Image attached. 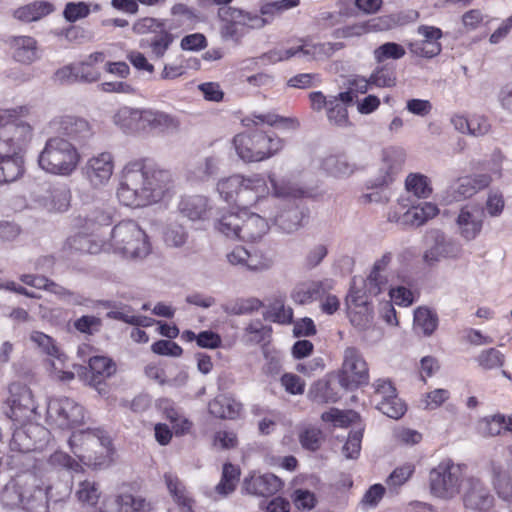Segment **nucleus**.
<instances>
[{
	"instance_id": "obj_55",
	"label": "nucleus",
	"mask_w": 512,
	"mask_h": 512,
	"mask_svg": "<svg viewBox=\"0 0 512 512\" xmlns=\"http://www.w3.org/2000/svg\"><path fill=\"white\" fill-rule=\"evenodd\" d=\"M265 318L279 324H290L293 319V310L286 307L282 301H275L267 310Z\"/></svg>"
},
{
	"instance_id": "obj_20",
	"label": "nucleus",
	"mask_w": 512,
	"mask_h": 512,
	"mask_svg": "<svg viewBox=\"0 0 512 512\" xmlns=\"http://www.w3.org/2000/svg\"><path fill=\"white\" fill-rule=\"evenodd\" d=\"M300 42L301 43L296 46L280 48L283 61L289 60L292 57H298L305 60L320 59L332 55L337 49V44L330 42L312 43L304 40H300Z\"/></svg>"
},
{
	"instance_id": "obj_12",
	"label": "nucleus",
	"mask_w": 512,
	"mask_h": 512,
	"mask_svg": "<svg viewBox=\"0 0 512 512\" xmlns=\"http://www.w3.org/2000/svg\"><path fill=\"white\" fill-rule=\"evenodd\" d=\"M246 179V193L252 192L256 198L268 195L272 190L275 198H293L300 197L303 191L291 184H278L272 175L268 179L270 186L267 184L266 178L261 174H252L245 177Z\"/></svg>"
},
{
	"instance_id": "obj_31",
	"label": "nucleus",
	"mask_w": 512,
	"mask_h": 512,
	"mask_svg": "<svg viewBox=\"0 0 512 512\" xmlns=\"http://www.w3.org/2000/svg\"><path fill=\"white\" fill-rule=\"evenodd\" d=\"M16 61L24 64L34 62L37 56V41L30 36H14L10 39Z\"/></svg>"
},
{
	"instance_id": "obj_30",
	"label": "nucleus",
	"mask_w": 512,
	"mask_h": 512,
	"mask_svg": "<svg viewBox=\"0 0 512 512\" xmlns=\"http://www.w3.org/2000/svg\"><path fill=\"white\" fill-rule=\"evenodd\" d=\"M0 143V184L16 181L24 171L21 156L10 155Z\"/></svg>"
},
{
	"instance_id": "obj_4",
	"label": "nucleus",
	"mask_w": 512,
	"mask_h": 512,
	"mask_svg": "<svg viewBox=\"0 0 512 512\" xmlns=\"http://www.w3.org/2000/svg\"><path fill=\"white\" fill-rule=\"evenodd\" d=\"M114 251L128 259H143L151 252L146 233L132 220L122 221L111 232Z\"/></svg>"
},
{
	"instance_id": "obj_13",
	"label": "nucleus",
	"mask_w": 512,
	"mask_h": 512,
	"mask_svg": "<svg viewBox=\"0 0 512 512\" xmlns=\"http://www.w3.org/2000/svg\"><path fill=\"white\" fill-rule=\"evenodd\" d=\"M374 397L377 401L376 408L392 419L401 418L406 406L397 396L396 389L388 379H378L374 382Z\"/></svg>"
},
{
	"instance_id": "obj_21",
	"label": "nucleus",
	"mask_w": 512,
	"mask_h": 512,
	"mask_svg": "<svg viewBox=\"0 0 512 512\" xmlns=\"http://www.w3.org/2000/svg\"><path fill=\"white\" fill-rule=\"evenodd\" d=\"M334 287L332 279L308 280L295 285L291 292V299L300 305H307L322 298Z\"/></svg>"
},
{
	"instance_id": "obj_18",
	"label": "nucleus",
	"mask_w": 512,
	"mask_h": 512,
	"mask_svg": "<svg viewBox=\"0 0 512 512\" xmlns=\"http://www.w3.org/2000/svg\"><path fill=\"white\" fill-rule=\"evenodd\" d=\"M463 503L468 509L486 512L493 506L494 497L479 478L469 477L466 480Z\"/></svg>"
},
{
	"instance_id": "obj_10",
	"label": "nucleus",
	"mask_w": 512,
	"mask_h": 512,
	"mask_svg": "<svg viewBox=\"0 0 512 512\" xmlns=\"http://www.w3.org/2000/svg\"><path fill=\"white\" fill-rule=\"evenodd\" d=\"M339 382L346 389H352L369 382L368 365L360 351L354 347H347L344 350Z\"/></svg>"
},
{
	"instance_id": "obj_19",
	"label": "nucleus",
	"mask_w": 512,
	"mask_h": 512,
	"mask_svg": "<svg viewBox=\"0 0 512 512\" xmlns=\"http://www.w3.org/2000/svg\"><path fill=\"white\" fill-rule=\"evenodd\" d=\"M113 157L108 152L91 157L82 168L84 177L93 187L105 185L113 173Z\"/></svg>"
},
{
	"instance_id": "obj_41",
	"label": "nucleus",
	"mask_w": 512,
	"mask_h": 512,
	"mask_svg": "<svg viewBox=\"0 0 512 512\" xmlns=\"http://www.w3.org/2000/svg\"><path fill=\"white\" fill-rule=\"evenodd\" d=\"M268 124L270 126L278 125L284 129L296 130L299 127V122L295 118H284L275 114H261L254 115L253 118H245L242 120V124L246 127L259 124Z\"/></svg>"
},
{
	"instance_id": "obj_43",
	"label": "nucleus",
	"mask_w": 512,
	"mask_h": 512,
	"mask_svg": "<svg viewBox=\"0 0 512 512\" xmlns=\"http://www.w3.org/2000/svg\"><path fill=\"white\" fill-rule=\"evenodd\" d=\"M349 103H343L341 99H338V95L329 96L327 118L330 124L337 127H347L349 125L348 111L346 105Z\"/></svg>"
},
{
	"instance_id": "obj_2",
	"label": "nucleus",
	"mask_w": 512,
	"mask_h": 512,
	"mask_svg": "<svg viewBox=\"0 0 512 512\" xmlns=\"http://www.w3.org/2000/svg\"><path fill=\"white\" fill-rule=\"evenodd\" d=\"M113 122L128 134L172 131L178 129L180 125L175 116L164 111L129 106L119 108L113 116Z\"/></svg>"
},
{
	"instance_id": "obj_52",
	"label": "nucleus",
	"mask_w": 512,
	"mask_h": 512,
	"mask_svg": "<svg viewBox=\"0 0 512 512\" xmlns=\"http://www.w3.org/2000/svg\"><path fill=\"white\" fill-rule=\"evenodd\" d=\"M164 242L170 247H182L188 239V232L182 224L171 222L163 233Z\"/></svg>"
},
{
	"instance_id": "obj_54",
	"label": "nucleus",
	"mask_w": 512,
	"mask_h": 512,
	"mask_svg": "<svg viewBox=\"0 0 512 512\" xmlns=\"http://www.w3.org/2000/svg\"><path fill=\"white\" fill-rule=\"evenodd\" d=\"M21 280L27 285L33 286L37 289L48 290L54 294H71L69 290L49 280L45 276L29 274L22 276Z\"/></svg>"
},
{
	"instance_id": "obj_56",
	"label": "nucleus",
	"mask_w": 512,
	"mask_h": 512,
	"mask_svg": "<svg viewBox=\"0 0 512 512\" xmlns=\"http://www.w3.org/2000/svg\"><path fill=\"white\" fill-rule=\"evenodd\" d=\"M298 438L303 448L316 451L321 446L322 432L316 427L308 426L300 431Z\"/></svg>"
},
{
	"instance_id": "obj_48",
	"label": "nucleus",
	"mask_w": 512,
	"mask_h": 512,
	"mask_svg": "<svg viewBox=\"0 0 512 512\" xmlns=\"http://www.w3.org/2000/svg\"><path fill=\"white\" fill-rule=\"evenodd\" d=\"M347 314L351 324L358 330H366L372 326L374 318L372 306H352L351 309H347Z\"/></svg>"
},
{
	"instance_id": "obj_60",
	"label": "nucleus",
	"mask_w": 512,
	"mask_h": 512,
	"mask_svg": "<svg viewBox=\"0 0 512 512\" xmlns=\"http://www.w3.org/2000/svg\"><path fill=\"white\" fill-rule=\"evenodd\" d=\"M226 258L233 265H241L250 270L257 269L255 259L250 255L249 251L243 246L235 247L230 253L226 254Z\"/></svg>"
},
{
	"instance_id": "obj_9",
	"label": "nucleus",
	"mask_w": 512,
	"mask_h": 512,
	"mask_svg": "<svg viewBox=\"0 0 512 512\" xmlns=\"http://www.w3.org/2000/svg\"><path fill=\"white\" fill-rule=\"evenodd\" d=\"M110 445L109 437L103 434V431L96 430H82L74 432L69 438V446L73 453L81 460H87L93 462L95 465L99 462L97 457H93L94 454H103L108 452V446Z\"/></svg>"
},
{
	"instance_id": "obj_36",
	"label": "nucleus",
	"mask_w": 512,
	"mask_h": 512,
	"mask_svg": "<svg viewBox=\"0 0 512 512\" xmlns=\"http://www.w3.org/2000/svg\"><path fill=\"white\" fill-rule=\"evenodd\" d=\"M437 314L427 307H418L414 311L413 327L416 333L431 336L438 327Z\"/></svg>"
},
{
	"instance_id": "obj_40",
	"label": "nucleus",
	"mask_w": 512,
	"mask_h": 512,
	"mask_svg": "<svg viewBox=\"0 0 512 512\" xmlns=\"http://www.w3.org/2000/svg\"><path fill=\"white\" fill-rule=\"evenodd\" d=\"M493 485L500 499L512 504V480L509 474L500 465L492 466Z\"/></svg>"
},
{
	"instance_id": "obj_1",
	"label": "nucleus",
	"mask_w": 512,
	"mask_h": 512,
	"mask_svg": "<svg viewBox=\"0 0 512 512\" xmlns=\"http://www.w3.org/2000/svg\"><path fill=\"white\" fill-rule=\"evenodd\" d=\"M169 170L147 160H135L125 165L117 191L126 206L141 207L160 201L171 188Z\"/></svg>"
},
{
	"instance_id": "obj_46",
	"label": "nucleus",
	"mask_w": 512,
	"mask_h": 512,
	"mask_svg": "<svg viewBox=\"0 0 512 512\" xmlns=\"http://www.w3.org/2000/svg\"><path fill=\"white\" fill-rule=\"evenodd\" d=\"M308 398L317 404L334 403L338 396L333 391L329 382L319 380L315 382L309 389Z\"/></svg>"
},
{
	"instance_id": "obj_49",
	"label": "nucleus",
	"mask_w": 512,
	"mask_h": 512,
	"mask_svg": "<svg viewBox=\"0 0 512 512\" xmlns=\"http://www.w3.org/2000/svg\"><path fill=\"white\" fill-rule=\"evenodd\" d=\"M246 194V179L244 176L236 174L226 178V202L233 199L239 206H244L246 201L242 195Z\"/></svg>"
},
{
	"instance_id": "obj_23",
	"label": "nucleus",
	"mask_w": 512,
	"mask_h": 512,
	"mask_svg": "<svg viewBox=\"0 0 512 512\" xmlns=\"http://www.w3.org/2000/svg\"><path fill=\"white\" fill-rule=\"evenodd\" d=\"M392 260L390 252L385 253L378 259L366 279H364L365 287L370 295H378L382 291L391 288L389 265Z\"/></svg>"
},
{
	"instance_id": "obj_37",
	"label": "nucleus",
	"mask_w": 512,
	"mask_h": 512,
	"mask_svg": "<svg viewBox=\"0 0 512 512\" xmlns=\"http://www.w3.org/2000/svg\"><path fill=\"white\" fill-rule=\"evenodd\" d=\"M303 217V212L298 206L292 204L287 209L276 214L273 220L282 231L291 233L301 226Z\"/></svg>"
},
{
	"instance_id": "obj_14",
	"label": "nucleus",
	"mask_w": 512,
	"mask_h": 512,
	"mask_svg": "<svg viewBox=\"0 0 512 512\" xmlns=\"http://www.w3.org/2000/svg\"><path fill=\"white\" fill-rule=\"evenodd\" d=\"M432 244L425 250L423 260L428 265H434L444 259H457L462 253V246L456 240L447 237L439 230L430 234Z\"/></svg>"
},
{
	"instance_id": "obj_29",
	"label": "nucleus",
	"mask_w": 512,
	"mask_h": 512,
	"mask_svg": "<svg viewBox=\"0 0 512 512\" xmlns=\"http://www.w3.org/2000/svg\"><path fill=\"white\" fill-rule=\"evenodd\" d=\"M89 370L91 374L89 384L102 393L104 389L101 385L115 372V364L107 357L94 356L89 359Z\"/></svg>"
},
{
	"instance_id": "obj_3",
	"label": "nucleus",
	"mask_w": 512,
	"mask_h": 512,
	"mask_svg": "<svg viewBox=\"0 0 512 512\" xmlns=\"http://www.w3.org/2000/svg\"><path fill=\"white\" fill-rule=\"evenodd\" d=\"M81 156L70 141L60 136L49 138L38 156V164L44 171L61 176L71 175Z\"/></svg>"
},
{
	"instance_id": "obj_61",
	"label": "nucleus",
	"mask_w": 512,
	"mask_h": 512,
	"mask_svg": "<svg viewBox=\"0 0 512 512\" xmlns=\"http://www.w3.org/2000/svg\"><path fill=\"white\" fill-rule=\"evenodd\" d=\"M477 362L484 369H495L503 365L504 356L499 350L495 348H489L483 350L478 355Z\"/></svg>"
},
{
	"instance_id": "obj_15",
	"label": "nucleus",
	"mask_w": 512,
	"mask_h": 512,
	"mask_svg": "<svg viewBox=\"0 0 512 512\" xmlns=\"http://www.w3.org/2000/svg\"><path fill=\"white\" fill-rule=\"evenodd\" d=\"M485 217V209L480 204L464 205L456 218L459 235L465 241L475 240L482 232Z\"/></svg>"
},
{
	"instance_id": "obj_16",
	"label": "nucleus",
	"mask_w": 512,
	"mask_h": 512,
	"mask_svg": "<svg viewBox=\"0 0 512 512\" xmlns=\"http://www.w3.org/2000/svg\"><path fill=\"white\" fill-rule=\"evenodd\" d=\"M417 34L422 38L408 43L411 54L422 58H433L442 51L440 39L443 36L442 30L435 26L420 25Z\"/></svg>"
},
{
	"instance_id": "obj_8",
	"label": "nucleus",
	"mask_w": 512,
	"mask_h": 512,
	"mask_svg": "<svg viewBox=\"0 0 512 512\" xmlns=\"http://www.w3.org/2000/svg\"><path fill=\"white\" fill-rule=\"evenodd\" d=\"M269 230L268 221L255 213L242 209L239 213H226V239L255 241Z\"/></svg>"
},
{
	"instance_id": "obj_25",
	"label": "nucleus",
	"mask_w": 512,
	"mask_h": 512,
	"mask_svg": "<svg viewBox=\"0 0 512 512\" xmlns=\"http://www.w3.org/2000/svg\"><path fill=\"white\" fill-rule=\"evenodd\" d=\"M283 486L282 480L274 474L252 475L245 478L244 490L252 495L269 497L277 493Z\"/></svg>"
},
{
	"instance_id": "obj_39",
	"label": "nucleus",
	"mask_w": 512,
	"mask_h": 512,
	"mask_svg": "<svg viewBox=\"0 0 512 512\" xmlns=\"http://www.w3.org/2000/svg\"><path fill=\"white\" fill-rule=\"evenodd\" d=\"M371 296L365 287L364 279L362 277H354L345 299L346 309H351L352 306H372Z\"/></svg>"
},
{
	"instance_id": "obj_5",
	"label": "nucleus",
	"mask_w": 512,
	"mask_h": 512,
	"mask_svg": "<svg viewBox=\"0 0 512 512\" xmlns=\"http://www.w3.org/2000/svg\"><path fill=\"white\" fill-rule=\"evenodd\" d=\"M282 146L279 137L259 130L240 133L233 139L236 154L247 163L263 161L277 153Z\"/></svg>"
},
{
	"instance_id": "obj_51",
	"label": "nucleus",
	"mask_w": 512,
	"mask_h": 512,
	"mask_svg": "<svg viewBox=\"0 0 512 512\" xmlns=\"http://www.w3.org/2000/svg\"><path fill=\"white\" fill-rule=\"evenodd\" d=\"M405 48L395 42H386L373 51L374 60L383 63L388 59L398 60L405 56Z\"/></svg>"
},
{
	"instance_id": "obj_6",
	"label": "nucleus",
	"mask_w": 512,
	"mask_h": 512,
	"mask_svg": "<svg viewBox=\"0 0 512 512\" xmlns=\"http://www.w3.org/2000/svg\"><path fill=\"white\" fill-rule=\"evenodd\" d=\"M465 465L446 458L429 471V488L433 496L442 500H452L460 494L464 481Z\"/></svg>"
},
{
	"instance_id": "obj_34",
	"label": "nucleus",
	"mask_w": 512,
	"mask_h": 512,
	"mask_svg": "<svg viewBox=\"0 0 512 512\" xmlns=\"http://www.w3.org/2000/svg\"><path fill=\"white\" fill-rule=\"evenodd\" d=\"M181 24L170 23L167 27L162 29L159 33L152 36L145 41V45L150 48L151 54L156 59H161L166 54L175 40V36L171 33Z\"/></svg>"
},
{
	"instance_id": "obj_27",
	"label": "nucleus",
	"mask_w": 512,
	"mask_h": 512,
	"mask_svg": "<svg viewBox=\"0 0 512 512\" xmlns=\"http://www.w3.org/2000/svg\"><path fill=\"white\" fill-rule=\"evenodd\" d=\"M405 151L400 147H388L382 151V163L380 170L383 173L381 184H388L393 180L404 165Z\"/></svg>"
},
{
	"instance_id": "obj_26",
	"label": "nucleus",
	"mask_w": 512,
	"mask_h": 512,
	"mask_svg": "<svg viewBox=\"0 0 512 512\" xmlns=\"http://www.w3.org/2000/svg\"><path fill=\"white\" fill-rule=\"evenodd\" d=\"M211 210L208 199L201 195L184 196L178 203L179 213L191 221L208 220Z\"/></svg>"
},
{
	"instance_id": "obj_58",
	"label": "nucleus",
	"mask_w": 512,
	"mask_h": 512,
	"mask_svg": "<svg viewBox=\"0 0 512 512\" xmlns=\"http://www.w3.org/2000/svg\"><path fill=\"white\" fill-rule=\"evenodd\" d=\"M30 340L45 354L52 357H59V349L55 341L49 335L40 331H33L30 334Z\"/></svg>"
},
{
	"instance_id": "obj_28",
	"label": "nucleus",
	"mask_w": 512,
	"mask_h": 512,
	"mask_svg": "<svg viewBox=\"0 0 512 512\" xmlns=\"http://www.w3.org/2000/svg\"><path fill=\"white\" fill-rule=\"evenodd\" d=\"M390 28V20L386 17L371 19L366 22L354 23L335 31L336 38L360 37L370 32L383 31Z\"/></svg>"
},
{
	"instance_id": "obj_59",
	"label": "nucleus",
	"mask_w": 512,
	"mask_h": 512,
	"mask_svg": "<svg viewBox=\"0 0 512 512\" xmlns=\"http://www.w3.org/2000/svg\"><path fill=\"white\" fill-rule=\"evenodd\" d=\"M371 85L379 88L393 87L396 85V75L394 70L386 66L378 67L369 77Z\"/></svg>"
},
{
	"instance_id": "obj_24",
	"label": "nucleus",
	"mask_w": 512,
	"mask_h": 512,
	"mask_svg": "<svg viewBox=\"0 0 512 512\" xmlns=\"http://www.w3.org/2000/svg\"><path fill=\"white\" fill-rule=\"evenodd\" d=\"M63 488V495H57L54 490L57 487L48 486L46 489L36 487L33 492L25 498L24 509L28 512H48V502H58L63 500L64 497L70 494V487L68 485L59 484Z\"/></svg>"
},
{
	"instance_id": "obj_35",
	"label": "nucleus",
	"mask_w": 512,
	"mask_h": 512,
	"mask_svg": "<svg viewBox=\"0 0 512 512\" xmlns=\"http://www.w3.org/2000/svg\"><path fill=\"white\" fill-rule=\"evenodd\" d=\"M53 11V5L49 2L35 1L14 11V17L19 21L29 23L38 21Z\"/></svg>"
},
{
	"instance_id": "obj_63",
	"label": "nucleus",
	"mask_w": 512,
	"mask_h": 512,
	"mask_svg": "<svg viewBox=\"0 0 512 512\" xmlns=\"http://www.w3.org/2000/svg\"><path fill=\"white\" fill-rule=\"evenodd\" d=\"M76 495L82 503L95 505L100 497V492L97 484L91 481H83L79 484Z\"/></svg>"
},
{
	"instance_id": "obj_32",
	"label": "nucleus",
	"mask_w": 512,
	"mask_h": 512,
	"mask_svg": "<svg viewBox=\"0 0 512 512\" xmlns=\"http://www.w3.org/2000/svg\"><path fill=\"white\" fill-rule=\"evenodd\" d=\"M438 211L437 206L430 202H424L417 206L409 205L406 211L403 212L404 227H419L428 219L436 216Z\"/></svg>"
},
{
	"instance_id": "obj_44",
	"label": "nucleus",
	"mask_w": 512,
	"mask_h": 512,
	"mask_svg": "<svg viewBox=\"0 0 512 512\" xmlns=\"http://www.w3.org/2000/svg\"><path fill=\"white\" fill-rule=\"evenodd\" d=\"M347 90L338 94L343 103H352L358 94H365L371 86L370 80L362 76H353L347 80Z\"/></svg>"
},
{
	"instance_id": "obj_47",
	"label": "nucleus",
	"mask_w": 512,
	"mask_h": 512,
	"mask_svg": "<svg viewBox=\"0 0 512 512\" xmlns=\"http://www.w3.org/2000/svg\"><path fill=\"white\" fill-rule=\"evenodd\" d=\"M446 201L448 203L461 201L476 194L469 176L459 178L447 190Z\"/></svg>"
},
{
	"instance_id": "obj_11",
	"label": "nucleus",
	"mask_w": 512,
	"mask_h": 512,
	"mask_svg": "<svg viewBox=\"0 0 512 512\" xmlns=\"http://www.w3.org/2000/svg\"><path fill=\"white\" fill-rule=\"evenodd\" d=\"M47 416L60 429H70L83 423L84 409L70 398H57L49 401Z\"/></svg>"
},
{
	"instance_id": "obj_42",
	"label": "nucleus",
	"mask_w": 512,
	"mask_h": 512,
	"mask_svg": "<svg viewBox=\"0 0 512 512\" xmlns=\"http://www.w3.org/2000/svg\"><path fill=\"white\" fill-rule=\"evenodd\" d=\"M415 472L413 463H404L396 467L387 477L385 484L391 494H398L399 489L408 482Z\"/></svg>"
},
{
	"instance_id": "obj_53",
	"label": "nucleus",
	"mask_w": 512,
	"mask_h": 512,
	"mask_svg": "<svg viewBox=\"0 0 512 512\" xmlns=\"http://www.w3.org/2000/svg\"><path fill=\"white\" fill-rule=\"evenodd\" d=\"M170 23L168 20L156 19L153 17H144L138 19L132 27L134 33L139 35L153 34L156 35Z\"/></svg>"
},
{
	"instance_id": "obj_38",
	"label": "nucleus",
	"mask_w": 512,
	"mask_h": 512,
	"mask_svg": "<svg viewBox=\"0 0 512 512\" xmlns=\"http://www.w3.org/2000/svg\"><path fill=\"white\" fill-rule=\"evenodd\" d=\"M321 167L334 177H346L355 170V165L350 163L344 155H329L323 158Z\"/></svg>"
},
{
	"instance_id": "obj_57",
	"label": "nucleus",
	"mask_w": 512,
	"mask_h": 512,
	"mask_svg": "<svg viewBox=\"0 0 512 512\" xmlns=\"http://www.w3.org/2000/svg\"><path fill=\"white\" fill-rule=\"evenodd\" d=\"M120 501L123 512H150L152 509L151 503L141 496L121 494Z\"/></svg>"
},
{
	"instance_id": "obj_64",
	"label": "nucleus",
	"mask_w": 512,
	"mask_h": 512,
	"mask_svg": "<svg viewBox=\"0 0 512 512\" xmlns=\"http://www.w3.org/2000/svg\"><path fill=\"white\" fill-rule=\"evenodd\" d=\"M91 5L85 2H68L65 5L63 16L68 22H76L87 17L90 13Z\"/></svg>"
},
{
	"instance_id": "obj_62",
	"label": "nucleus",
	"mask_w": 512,
	"mask_h": 512,
	"mask_svg": "<svg viewBox=\"0 0 512 512\" xmlns=\"http://www.w3.org/2000/svg\"><path fill=\"white\" fill-rule=\"evenodd\" d=\"M362 438L363 430L360 428L349 433L347 441L342 448V452L347 459H356L359 456Z\"/></svg>"
},
{
	"instance_id": "obj_45",
	"label": "nucleus",
	"mask_w": 512,
	"mask_h": 512,
	"mask_svg": "<svg viewBox=\"0 0 512 512\" xmlns=\"http://www.w3.org/2000/svg\"><path fill=\"white\" fill-rule=\"evenodd\" d=\"M405 187L417 198H427L432 193L428 177L420 173H410L406 177Z\"/></svg>"
},
{
	"instance_id": "obj_50",
	"label": "nucleus",
	"mask_w": 512,
	"mask_h": 512,
	"mask_svg": "<svg viewBox=\"0 0 512 512\" xmlns=\"http://www.w3.org/2000/svg\"><path fill=\"white\" fill-rule=\"evenodd\" d=\"M25 498L21 487L14 481L7 483L0 494L1 503L9 509L16 508L20 504L24 506Z\"/></svg>"
},
{
	"instance_id": "obj_17",
	"label": "nucleus",
	"mask_w": 512,
	"mask_h": 512,
	"mask_svg": "<svg viewBox=\"0 0 512 512\" xmlns=\"http://www.w3.org/2000/svg\"><path fill=\"white\" fill-rule=\"evenodd\" d=\"M8 404L10 411L7 412V415L17 422H23L26 419H30L36 410L32 392L25 385H11Z\"/></svg>"
},
{
	"instance_id": "obj_22",
	"label": "nucleus",
	"mask_w": 512,
	"mask_h": 512,
	"mask_svg": "<svg viewBox=\"0 0 512 512\" xmlns=\"http://www.w3.org/2000/svg\"><path fill=\"white\" fill-rule=\"evenodd\" d=\"M51 126L57 133L77 142L89 138L92 134L90 125L85 119L71 115L55 118Z\"/></svg>"
},
{
	"instance_id": "obj_33",
	"label": "nucleus",
	"mask_w": 512,
	"mask_h": 512,
	"mask_svg": "<svg viewBox=\"0 0 512 512\" xmlns=\"http://www.w3.org/2000/svg\"><path fill=\"white\" fill-rule=\"evenodd\" d=\"M164 480L169 493L177 503L182 512H193V499L189 496L185 485L175 474L168 472L164 474Z\"/></svg>"
},
{
	"instance_id": "obj_7",
	"label": "nucleus",
	"mask_w": 512,
	"mask_h": 512,
	"mask_svg": "<svg viewBox=\"0 0 512 512\" xmlns=\"http://www.w3.org/2000/svg\"><path fill=\"white\" fill-rule=\"evenodd\" d=\"M17 112L13 117L3 121L0 127V143L7 150V153L14 156H20L19 153L24 150L33 137L32 126L22 120L17 119L18 115L28 113V108L21 106L15 109Z\"/></svg>"
}]
</instances>
